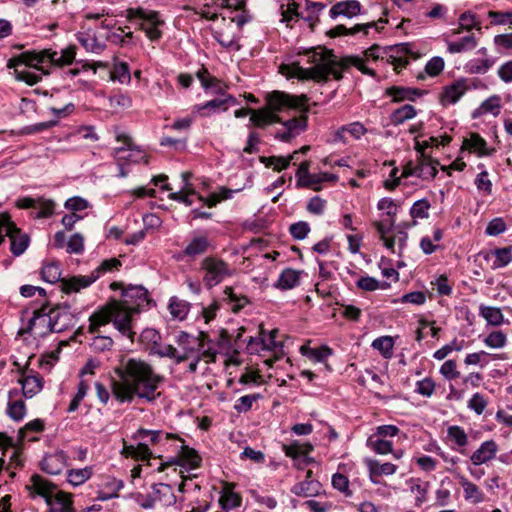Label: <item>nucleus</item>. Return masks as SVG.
<instances>
[{"label":"nucleus","mask_w":512,"mask_h":512,"mask_svg":"<svg viewBox=\"0 0 512 512\" xmlns=\"http://www.w3.org/2000/svg\"><path fill=\"white\" fill-rule=\"evenodd\" d=\"M121 297V301L113 299L98 307L89 316L88 333H95L100 327L112 323L122 336L134 341L136 333L133 331L132 316L148 308L152 299L142 285L123 288Z\"/></svg>","instance_id":"obj_1"},{"label":"nucleus","mask_w":512,"mask_h":512,"mask_svg":"<svg viewBox=\"0 0 512 512\" xmlns=\"http://www.w3.org/2000/svg\"><path fill=\"white\" fill-rule=\"evenodd\" d=\"M114 371L119 380H112L111 389L118 402L131 403L135 397L153 402L160 396L157 389L164 381V377L155 373L146 361L136 358L123 359Z\"/></svg>","instance_id":"obj_2"},{"label":"nucleus","mask_w":512,"mask_h":512,"mask_svg":"<svg viewBox=\"0 0 512 512\" xmlns=\"http://www.w3.org/2000/svg\"><path fill=\"white\" fill-rule=\"evenodd\" d=\"M32 497L42 496L49 506V512H76L73 507L71 495L63 491H56V486L38 474L30 478L26 486Z\"/></svg>","instance_id":"obj_3"},{"label":"nucleus","mask_w":512,"mask_h":512,"mask_svg":"<svg viewBox=\"0 0 512 512\" xmlns=\"http://www.w3.org/2000/svg\"><path fill=\"white\" fill-rule=\"evenodd\" d=\"M47 57V49L40 52L26 51L10 58L7 62V67L9 69H14L13 74L16 80L25 82L32 86L41 80V76L29 71H19L18 66L26 65L41 71L44 75H49L50 72L45 70L43 66H40V64L47 63Z\"/></svg>","instance_id":"obj_4"},{"label":"nucleus","mask_w":512,"mask_h":512,"mask_svg":"<svg viewBox=\"0 0 512 512\" xmlns=\"http://www.w3.org/2000/svg\"><path fill=\"white\" fill-rule=\"evenodd\" d=\"M311 62L315 64L312 68H303L299 65L295 67V75L300 79H314V80H327L330 75H333L335 79L339 80L342 78V74L335 70L333 65L335 60L330 59L333 55L324 56L312 50Z\"/></svg>","instance_id":"obj_5"},{"label":"nucleus","mask_w":512,"mask_h":512,"mask_svg":"<svg viewBox=\"0 0 512 512\" xmlns=\"http://www.w3.org/2000/svg\"><path fill=\"white\" fill-rule=\"evenodd\" d=\"M5 237H9L11 253L16 257L22 255L30 244L29 236L21 232L7 212L0 213V245Z\"/></svg>","instance_id":"obj_6"},{"label":"nucleus","mask_w":512,"mask_h":512,"mask_svg":"<svg viewBox=\"0 0 512 512\" xmlns=\"http://www.w3.org/2000/svg\"><path fill=\"white\" fill-rule=\"evenodd\" d=\"M120 266V260L116 258L106 259L89 275L73 276L68 280H64L62 282L64 291L65 293L78 292L83 288L89 287L104 273L118 269Z\"/></svg>","instance_id":"obj_7"},{"label":"nucleus","mask_w":512,"mask_h":512,"mask_svg":"<svg viewBox=\"0 0 512 512\" xmlns=\"http://www.w3.org/2000/svg\"><path fill=\"white\" fill-rule=\"evenodd\" d=\"M308 100V97L304 94L292 96L276 90L266 95V108L271 111V113L276 114L285 109H301Z\"/></svg>","instance_id":"obj_8"},{"label":"nucleus","mask_w":512,"mask_h":512,"mask_svg":"<svg viewBox=\"0 0 512 512\" xmlns=\"http://www.w3.org/2000/svg\"><path fill=\"white\" fill-rule=\"evenodd\" d=\"M201 269L205 271L203 282L207 288H212L221 283L226 277L231 276L232 271L228 264L220 258L206 257L201 262Z\"/></svg>","instance_id":"obj_9"},{"label":"nucleus","mask_w":512,"mask_h":512,"mask_svg":"<svg viewBox=\"0 0 512 512\" xmlns=\"http://www.w3.org/2000/svg\"><path fill=\"white\" fill-rule=\"evenodd\" d=\"M71 306L67 303L56 305L48 312L46 311L47 332L60 333L67 330L71 324L72 316L70 313Z\"/></svg>","instance_id":"obj_10"},{"label":"nucleus","mask_w":512,"mask_h":512,"mask_svg":"<svg viewBox=\"0 0 512 512\" xmlns=\"http://www.w3.org/2000/svg\"><path fill=\"white\" fill-rule=\"evenodd\" d=\"M220 9H226L230 14L233 11H241L240 14L236 16H227L229 19V26L232 27V23H236L238 30H241L242 27L251 20V16L248 11L245 9L246 0H218Z\"/></svg>","instance_id":"obj_11"},{"label":"nucleus","mask_w":512,"mask_h":512,"mask_svg":"<svg viewBox=\"0 0 512 512\" xmlns=\"http://www.w3.org/2000/svg\"><path fill=\"white\" fill-rule=\"evenodd\" d=\"M240 31L236 24L232 23V27L229 26V21L226 24V28H219L213 31V38L226 49H232L239 51L241 46L239 44Z\"/></svg>","instance_id":"obj_12"},{"label":"nucleus","mask_w":512,"mask_h":512,"mask_svg":"<svg viewBox=\"0 0 512 512\" xmlns=\"http://www.w3.org/2000/svg\"><path fill=\"white\" fill-rule=\"evenodd\" d=\"M237 104L238 101L234 96L222 93L219 97L198 105L197 110L201 116H209L211 113L226 111L229 106Z\"/></svg>","instance_id":"obj_13"},{"label":"nucleus","mask_w":512,"mask_h":512,"mask_svg":"<svg viewBox=\"0 0 512 512\" xmlns=\"http://www.w3.org/2000/svg\"><path fill=\"white\" fill-rule=\"evenodd\" d=\"M471 88V81L466 78H460L444 88L441 94V103L455 104Z\"/></svg>","instance_id":"obj_14"},{"label":"nucleus","mask_w":512,"mask_h":512,"mask_svg":"<svg viewBox=\"0 0 512 512\" xmlns=\"http://www.w3.org/2000/svg\"><path fill=\"white\" fill-rule=\"evenodd\" d=\"M299 5L295 2L289 3L287 8L284 9L283 6L282 9V22H285L287 26H289V23L293 19H303L305 22L308 23L309 28L311 31H314L317 23L319 22V17L316 14H313L311 12H307V15H304L303 13H300L298 11Z\"/></svg>","instance_id":"obj_15"},{"label":"nucleus","mask_w":512,"mask_h":512,"mask_svg":"<svg viewBox=\"0 0 512 512\" xmlns=\"http://www.w3.org/2000/svg\"><path fill=\"white\" fill-rule=\"evenodd\" d=\"M180 458L174 457L171 458L167 463H162L158 468L159 471H163L167 466L179 464L183 465L182 462L188 464L191 468H197L200 466L201 457L198 455L197 451L193 448H190L184 444L180 446Z\"/></svg>","instance_id":"obj_16"},{"label":"nucleus","mask_w":512,"mask_h":512,"mask_svg":"<svg viewBox=\"0 0 512 512\" xmlns=\"http://www.w3.org/2000/svg\"><path fill=\"white\" fill-rule=\"evenodd\" d=\"M210 247V242L207 236H195L188 243V245L178 254L177 260H182L185 257L194 259L197 256L205 254Z\"/></svg>","instance_id":"obj_17"},{"label":"nucleus","mask_w":512,"mask_h":512,"mask_svg":"<svg viewBox=\"0 0 512 512\" xmlns=\"http://www.w3.org/2000/svg\"><path fill=\"white\" fill-rule=\"evenodd\" d=\"M21 378L19 383L21 384L23 396L27 399L34 397L43 388V378L39 373L32 375H25V370L20 369Z\"/></svg>","instance_id":"obj_18"},{"label":"nucleus","mask_w":512,"mask_h":512,"mask_svg":"<svg viewBox=\"0 0 512 512\" xmlns=\"http://www.w3.org/2000/svg\"><path fill=\"white\" fill-rule=\"evenodd\" d=\"M362 6L357 0L340 1L334 4L329 10V16L336 19L339 16L352 18L361 14Z\"/></svg>","instance_id":"obj_19"},{"label":"nucleus","mask_w":512,"mask_h":512,"mask_svg":"<svg viewBox=\"0 0 512 512\" xmlns=\"http://www.w3.org/2000/svg\"><path fill=\"white\" fill-rule=\"evenodd\" d=\"M426 91L419 88L404 86H391L386 89L385 94L392 97L393 102H402L405 100L415 101L416 98L423 96Z\"/></svg>","instance_id":"obj_20"},{"label":"nucleus","mask_w":512,"mask_h":512,"mask_svg":"<svg viewBox=\"0 0 512 512\" xmlns=\"http://www.w3.org/2000/svg\"><path fill=\"white\" fill-rule=\"evenodd\" d=\"M462 147L477 153L479 157L492 156L496 152L495 148H488L486 140L476 132H471L469 138L464 139Z\"/></svg>","instance_id":"obj_21"},{"label":"nucleus","mask_w":512,"mask_h":512,"mask_svg":"<svg viewBox=\"0 0 512 512\" xmlns=\"http://www.w3.org/2000/svg\"><path fill=\"white\" fill-rule=\"evenodd\" d=\"M151 489L156 504H159L162 507H169L176 503V496L171 485L156 483L152 485Z\"/></svg>","instance_id":"obj_22"},{"label":"nucleus","mask_w":512,"mask_h":512,"mask_svg":"<svg viewBox=\"0 0 512 512\" xmlns=\"http://www.w3.org/2000/svg\"><path fill=\"white\" fill-rule=\"evenodd\" d=\"M497 450L496 442L494 440H487L471 455L470 459L474 465H481L492 460Z\"/></svg>","instance_id":"obj_23"},{"label":"nucleus","mask_w":512,"mask_h":512,"mask_svg":"<svg viewBox=\"0 0 512 512\" xmlns=\"http://www.w3.org/2000/svg\"><path fill=\"white\" fill-rule=\"evenodd\" d=\"M47 56V63H50L53 66L62 67L71 65L75 60L76 47L69 46L63 49L60 54L56 51L47 49Z\"/></svg>","instance_id":"obj_24"},{"label":"nucleus","mask_w":512,"mask_h":512,"mask_svg":"<svg viewBox=\"0 0 512 512\" xmlns=\"http://www.w3.org/2000/svg\"><path fill=\"white\" fill-rule=\"evenodd\" d=\"M291 492L300 497H314L322 492V484L315 479H304L302 482L295 484L291 488Z\"/></svg>","instance_id":"obj_25"},{"label":"nucleus","mask_w":512,"mask_h":512,"mask_svg":"<svg viewBox=\"0 0 512 512\" xmlns=\"http://www.w3.org/2000/svg\"><path fill=\"white\" fill-rule=\"evenodd\" d=\"M436 164L438 162L429 157H419L418 164L410 174L422 179H434L438 174Z\"/></svg>","instance_id":"obj_26"},{"label":"nucleus","mask_w":512,"mask_h":512,"mask_svg":"<svg viewBox=\"0 0 512 512\" xmlns=\"http://www.w3.org/2000/svg\"><path fill=\"white\" fill-rule=\"evenodd\" d=\"M370 28H376L377 30H379L377 23L374 21L368 22L366 24H356L352 28H347L345 25L340 24V25H337L334 28L330 29L327 32V35L331 38H335L338 36H345V35H355L358 32H363L365 35H367L368 30Z\"/></svg>","instance_id":"obj_27"},{"label":"nucleus","mask_w":512,"mask_h":512,"mask_svg":"<svg viewBox=\"0 0 512 512\" xmlns=\"http://www.w3.org/2000/svg\"><path fill=\"white\" fill-rule=\"evenodd\" d=\"M302 271L292 268H285L279 275L278 280L274 283V287L280 290L293 289L300 284V275Z\"/></svg>","instance_id":"obj_28"},{"label":"nucleus","mask_w":512,"mask_h":512,"mask_svg":"<svg viewBox=\"0 0 512 512\" xmlns=\"http://www.w3.org/2000/svg\"><path fill=\"white\" fill-rule=\"evenodd\" d=\"M65 466V454L63 451L46 456L41 461V469L51 475H58Z\"/></svg>","instance_id":"obj_29"},{"label":"nucleus","mask_w":512,"mask_h":512,"mask_svg":"<svg viewBox=\"0 0 512 512\" xmlns=\"http://www.w3.org/2000/svg\"><path fill=\"white\" fill-rule=\"evenodd\" d=\"M250 122L258 128H265L272 123H280L281 118L265 107L258 110L253 109Z\"/></svg>","instance_id":"obj_30"},{"label":"nucleus","mask_w":512,"mask_h":512,"mask_svg":"<svg viewBox=\"0 0 512 512\" xmlns=\"http://www.w3.org/2000/svg\"><path fill=\"white\" fill-rule=\"evenodd\" d=\"M127 18L129 20L138 18L144 22H147L148 26H162L164 24V21L160 19L159 13L157 11H145L142 8L128 9Z\"/></svg>","instance_id":"obj_31"},{"label":"nucleus","mask_w":512,"mask_h":512,"mask_svg":"<svg viewBox=\"0 0 512 512\" xmlns=\"http://www.w3.org/2000/svg\"><path fill=\"white\" fill-rule=\"evenodd\" d=\"M164 436L165 440L170 439H178V437L172 433H163L160 430H147V429H138L134 434L133 438L136 440H144L148 439L149 443L154 445L161 441V437ZM181 442H184L181 438H179Z\"/></svg>","instance_id":"obj_32"},{"label":"nucleus","mask_w":512,"mask_h":512,"mask_svg":"<svg viewBox=\"0 0 512 512\" xmlns=\"http://www.w3.org/2000/svg\"><path fill=\"white\" fill-rule=\"evenodd\" d=\"M18 394V390L14 389L9 391V398L12 399L13 396ZM7 414L14 421L22 420L26 415V405L23 400H10L7 406Z\"/></svg>","instance_id":"obj_33"},{"label":"nucleus","mask_w":512,"mask_h":512,"mask_svg":"<svg viewBox=\"0 0 512 512\" xmlns=\"http://www.w3.org/2000/svg\"><path fill=\"white\" fill-rule=\"evenodd\" d=\"M41 275H42V279L45 282H48L51 284L56 283L58 281H60V283H62L64 280L69 279V278H61V268H60V264L58 262H52V263H48V264L44 265L41 270ZM61 290L63 292H65L64 288H63V284H61Z\"/></svg>","instance_id":"obj_34"},{"label":"nucleus","mask_w":512,"mask_h":512,"mask_svg":"<svg viewBox=\"0 0 512 512\" xmlns=\"http://www.w3.org/2000/svg\"><path fill=\"white\" fill-rule=\"evenodd\" d=\"M101 328L99 331L92 333L94 336L91 339L90 347L95 353H103L112 350L114 340L110 336L102 335Z\"/></svg>","instance_id":"obj_35"},{"label":"nucleus","mask_w":512,"mask_h":512,"mask_svg":"<svg viewBox=\"0 0 512 512\" xmlns=\"http://www.w3.org/2000/svg\"><path fill=\"white\" fill-rule=\"evenodd\" d=\"M217 8L220 9L218 0H204L203 7L196 13L199 14L202 18L213 21L221 16L222 22L226 24L227 16L223 15L222 13H218Z\"/></svg>","instance_id":"obj_36"},{"label":"nucleus","mask_w":512,"mask_h":512,"mask_svg":"<svg viewBox=\"0 0 512 512\" xmlns=\"http://www.w3.org/2000/svg\"><path fill=\"white\" fill-rule=\"evenodd\" d=\"M479 314L489 325L500 326L504 322V316L500 308L493 306L480 305Z\"/></svg>","instance_id":"obj_37"},{"label":"nucleus","mask_w":512,"mask_h":512,"mask_svg":"<svg viewBox=\"0 0 512 512\" xmlns=\"http://www.w3.org/2000/svg\"><path fill=\"white\" fill-rule=\"evenodd\" d=\"M416 115L417 111L415 107L410 104H405L391 113L390 121L393 125L398 126L414 118Z\"/></svg>","instance_id":"obj_38"},{"label":"nucleus","mask_w":512,"mask_h":512,"mask_svg":"<svg viewBox=\"0 0 512 512\" xmlns=\"http://www.w3.org/2000/svg\"><path fill=\"white\" fill-rule=\"evenodd\" d=\"M303 112V115L297 118H292L287 121H282L285 128L290 130L293 133H296V136L299 135L302 131H305L307 128V112L309 111V108L306 106V104L300 109Z\"/></svg>","instance_id":"obj_39"},{"label":"nucleus","mask_w":512,"mask_h":512,"mask_svg":"<svg viewBox=\"0 0 512 512\" xmlns=\"http://www.w3.org/2000/svg\"><path fill=\"white\" fill-rule=\"evenodd\" d=\"M116 139L118 141H123L125 146L118 147L114 149V157L117 159L118 163L121 161H127L131 159V154H127V152H132L134 150L139 151L133 144L132 140L129 136L125 134H118Z\"/></svg>","instance_id":"obj_40"},{"label":"nucleus","mask_w":512,"mask_h":512,"mask_svg":"<svg viewBox=\"0 0 512 512\" xmlns=\"http://www.w3.org/2000/svg\"><path fill=\"white\" fill-rule=\"evenodd\" d=\"M367 447L373 450L375 453L380 455H386L393 453V442L387 439H382L376 436L370 435L366 442Z\"/></svg>","instance_id":"obj_41"},{"label":"nucleus","mask_w":512,"mask_h":512,"mask_svg":"<svg viewBox=\"0 0 512 512\" xmlns=\"http://www.w3.org/2000/svg\"><path fill=\"white\" fill-rule=\"evenodd\" d=\"M366 464L371 476L392 475L397 470V466L392 463H380L378 460L374 459H368Z\"/></svg>","instance_id":"obj_42"},{"label":"nucleus","mask_w":512,"mask_h":512,"mask_svg":"<svg viewBox=\"0 0 512 512\" xmlns=\"http://www.w3.org/2000/svg\"><path fill=\"white\" fill-rule=\"evenodd\" d=\"M168 308L173 317L178 318L179 320H183L189 312L190 303L179 299L176 296H173L169 300Z\"/></svg>","instance_id":"obj_43"},{"label":"nucleus","mask_w":512,"mask_h":512,"mask_svg":"<svg viewBox=\"0 0 512 512\" xmlns=\"http://www.w3.org/2000/svg\"><path fill=\"white\" fill-rule=\"evenodd\" d=\"M371 346L385 359H390L393 355L394 339L391 336H381L373 340Z\"/></svg>","instance_id":"obj_44"},{"label":"nucleus","mask_w":512,"mask_h":512,"mask_svg":"<svg viewBox=\"0 0 512 512\" xmlns=\"http://www.w3.org/2000/svg\"><path fill=\"white\" fill-rule=\"evenodd\" d=\"M461 485L464 489L465 499L472 501L474 504L481 503L484 500V494L477 485L461 477Z\"/></svg>","instance_id":"obj_45"},{"label":"nucleus","mask_w":512,"mask_h":512,"mask_svg":"<svg viewBox=\"0 0 512 512\" xmlns=\"http://www.w3.org/2000/svg\"><path fill=\"white\" fill-rule=\"evenodd\" d=\"M219 503L223 510L229 511L241 506L242 498L238 493L233 492L231 489H225L220 496Z\"/></svg>","instance_id":"obj_46"},{"label":"nucleus","mask_w":512,"mask_h":512,"mask_svg":"<svg viewBox=\"0 0 512 512\" xmlns=\"http://www.w3.org/2000/svg\"><path fill=\"white\" fill-rule=\"evenodd\" d=\"M477 42L474 35H467L462 37L459 41L449 42L448 51L450 53H461L464 51L472 50L476 47Z\"/></svg>","instance_id":"obj_47"},{"label":"nucleus","mask_w":512,"mask_h":512,"mask_svg":"<svg viewBox=\"0 0 512 512\" xmlns=\"http://www.w3.org/2000/svg\"><path fill=\"white\" fill-rule=\"evenodd\" d=\"M500 97L498 95H493L482 102L477 111L474 112L473 117H477L478 114L491 113L494 116H497L500 113Z\"/></svg>","instance_id":"obj_48"},{"label":"nucleus","mask_w":512,"mask_h":512,"mask_svg":"<svg viewBox=\"0 0 512 512\" xmlns=\"http://www.w3.org/2000/svg\"><path fill=\"white\" fill-rule=\"evenodd\" d=\"M301 352L303 355L315 360L316 362H324L330 355H332L333 350L326 345L320 346L319 348H307L302 346Z\"/></svg>","instance_id":"obj_49"},{"label":"nucleus","mask_w":512,"mask_h":512,"mask_svg":"<svg viewBox=\"0 0 512 512\" xmlns=\"http://www.w3.org/2000/svg\"><path fill=\"white\" fill-rule=\"evenodd\" d=\"M492 254L495 256V261L492 265L494 269L505 267L512 262L511 246L496 248L492 251Z\"/></svg>","instance_id":"obj_50"},{"label":"nucleus","mask_w":512,"mask_h":512,"mask_svg":"<svg viewBox=\"0 0 512 512\" xmlns=\"http://www.w3.org/2000/svg\"><path fill=\"white\" fill-rule=\"evenodd\" d=\"M224 294L227 296L229 301L233 303L232 311L234 313L239 312L242 308H244L247 304L250 303V300L245 295H237L234 293L232 287H225Z\"/></svg>","instance_id":"obj_51"},{"label":"nucleus","mask_w":512,"mask_h":512,"mask_svg":"<svg viewBox=\"0 0 512 512\" xmlns=\"http://www.w3.org/2000/svg\"><path fill=\"white\" fill-rule=\"evenodd\" d=\"M92 475L91 468L71 469L68 471V481L73 486H79L87 481Z\"/></svg>","instance_id":"obj_52"},{"label":"nucleus","mask_w":512,"mask_h":512,"mask_svg":"<svg viewBox=\"0 0 512 512\" xmlns=\"http://www.w3.org/2000/svg\"><path fill=\"white\" fill-rule=\"evenodd\" d=\"M111 79L120 83H129L131 80L129 65L126 62L116 63L111 71Z\"/></svg>","instance_id":"obj_53"},{"label":"nucleus","mask_w":512,"mask_h":512,"mask_svg":"<svg viewBox=\"0 0 512 512\" xmlns=\"http://www.w3.org/2000/svg\"><path fill=\"white\" fill-rule=\"evenodd\" d=\"M356 286L364 291H375L379 288L386 289L389 284L386 282L380 283L374 277L362 276L357 280Z\"/></svg>","instance_id":"obj_54"},{"label":"nucleus","mask_w":512,"mask_h":512,"mask_svg":"<svg viewBox=\"0 0 512 512\" xmlns=\"http://www.w3.org/2000/svg\"><path fill=\"white\" fill-rule=\"evenodd\" d=\"M260 162L266 167H273L275 171H281L289 167V159L283 156L260 157Z\"/></svg>","instance_id":"obj_55"},{"label":"nucleus","mask_w":512,"mask_h":512,"mask_svg":"<svg viewBox=\"0 0 512 512\" xmlns=\"http://www.w3.org/2000/svg\"><path fill=\"white\" fill-rule=\"evenodd\" d=\"M37 207H39L40 210L36 213L35 218H48L54 214L55 202L51 199L39 197L37 199Z\"/></svg>","instance_id":"obj_56"},{"label":"nucleus","mask_w":512,"mask_h":512,"mask_svg":"<svg viewBox=\"0 0 512 512\" xmlns=\"http://www.w3.org/2000/svg\"><path fill=\"white\" fill-rule=\"evenodd\" d=\"M430 206H431L430 202L426 198L420 199V200L414 202V204L412 205V207L410 209V216L414 219L415 218H420V219L428 218L429 217L428 210H429Z\"/></svg>","instance_id":"obj_57"},{"label":"nucleus","mask_w":512,"mask_h":512,"mask_svg":"<svg viewBox=\"0 0 512 512\" xmlns=\"http://www.w3.org/2000/svg\"><path fill=\"white\" fill-rule=\"evenodd\" d=\"M493 65V61L489 59H474L467 63L466 68L472 74H485Z\"/></svg>","instance_id":"obj_58"},{"label":"nucleus","mask_w":512,"mask_h":512,"mask_svg":"<svg viewBox=\"0 0 512 512\" xmlns=\"http://www.w3.org/2000/svg\"><path fill=\"white\" fill-rule=\"evenodd\" d=\"M260 398H262V395L258 393L242 396L236 401L234 409L238 413H246L251 410L253 403Z\"/></svg>","instance_id":"obj_59"},{"label":"nucleus","mask_w":512,"mask_h":512,"mask_svg":"<svg viewBox=\"0 0 512 512\" xmlns=\"http://www.w3.org/2000/svg\"><path fill=\"white\" fill-rule=\"evenodd\" d=\"M57 124H58V120H50V121H46V122H40V123H36V124H32V125H27L21 129V134L32 135V134L41 133L43 131L53 128Z\"/></svg>","instance_id":"obj_60"},{"label":"nucleus","mask_w":512,"mask_h":512,"mask_svg":"<svg viewBox=\"0 0 512 512\" xmlns=\"http://www.w3.org/2000/svg\"><path fill=\"white\" fill-rule=\"evenodd\" d=\"M448 437L458 446L464 447L468 444V437L464 429L458 425H453L447 429Z\"/></svg>","instance_id":"obj_61"},{"label":"nucleus","mask_w":512,"mask_h":512,"mask_svg":"<svg viewBox=\"0 0 512 512\" xmlns=\"http://www.w3.org/2000/svg\"><path fill=\"white\" fill-rule=\"evenodd\" d=\"M150 354L157 355L158 357L173 358L176 356V348L170 344L161 345L159 341H154V345L151 346Z\"/></svg>","instance_id":"obj_62"},{"label":"nucleus","mask_w":512,"mask_h":512,"mask_svg":"<svg viewBox=\"0 0 512 512\" xmlns=\"http://www.w3.org/2000/svg\"><path fill=\"white\" fill-rule=\"evenodd\" d=\"M436 384L430 377H426L416 382L415 392L424 396L431 397L435 391Z\"/></svg>","instance_id":"obj_63"},{"label":"nucleus","mask_w":512,"mask_h":512,"mask_svg":"<svg viewBox=\"0 0 512 512\" xmlns=\"http://www.w3.org/2000/svg\"><path fill=\"white\" fill-rule=\"evenodd\" d=\"M289 232L294 239L303 240L309 234L310 226L305 221H299L290 226Z\"/></svg>","instance_id":"obj_64"}]
</instances>
